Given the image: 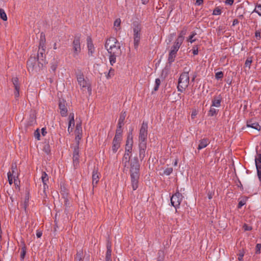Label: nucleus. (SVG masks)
Returning a JSON list of instances; mask_svg holds the SVG:
<instances>
[{
    "label": "nucleus",
    "mask_w": 261,
    "mask_h": 261,
    "mask_svg": "<svg viewBox=\"0 0 261 261\" xmlns=\"http://www.w3.org/2000/svg\"><path fill=\"white\" fill-rule=\"evenodd\" d=\"M130 153L125 152L122 160V164L125 168H128L130 166L132 186L133 190H136L138 187L140 164L137 158H134L130 161Z\"/></svg>",
    "instance_id": "1"
},
{
    "label": "nucleus",
    "mask_w": 261,
    "mask_h": 261,
    "mask_svg": "<svg viewBox=\"0 0 261 261\" xmlns=\"http://www.w3.org/2000/svg\"><path fill=\"white\" fill-rule=\"evenodd\" d=\"M190 81L189 71L185 70L180 75L178 79L177 89L182 92L188 87Z\"/></svg>",
    "instance_id": "2"
},
{
    "label": "nucleus",
    "mask_w": 261,
    "mask_h": 261,
    "mask_svg": "<svg viewBox=\"0 0 261 261\" xmlns=\"http://www.w3.org/2000/svg\"><path fill=\"white\" fill-rule=\"evenodd\" d=\"M141 27L140 23L134 22L133 24L134 31V47L136 49L138 48L140 38H141Z\"/></svg>",
    "instance_id": "3"
},
{
    "label": "nucleus",
    "mask_w": 261,
    "mask_h": 261,
    "mask_svg": "<svg viewBox=\"0 0 261 261\" xmlns=\"http://www.w3.org/2000/svg\"><path fill=\"white\" fill-rule=\"evenodd\" d=\"M9 183L11 185L14 182L16 187H19V181L18 180V173L16 171V166L12 165V171H9L8 174Z\"/></svg>",
    "instance_id": "4"
},
{
    "label": "nucleus",
    "mask_w": 261,
    "mask_h": 261,
    "mask_svg": "<svg viewBox=\"0 0 261 261\" xmlns=\"http://www.w3.org/2000/svg\"><path fill=\"white\" fill-rule=\"evenodd\" d=\"M186 31L182 30L180 32L177 38L176 39L175 42H174L173 45L171 48V50H174L176 52H177L179 48H180L181 45L182 44L183 41L184 40V36L186 35Z\"/></svg>",
    "instance_id": "5"
},
{
    "label": "nucleus",
    "mask_w": 261,
    "mask_h": 261,
    "mask_svg": "<svg viewBox=\"0 0 261 261\" xmlns=\"http://www.w3.org/2000/svg\"><path fill=\"white\" fill-rule=\"evenodd\" d=\"M122 131L120 129H117L116 135L113 141L112 150L113 152H116L120 147L121 141Z\"/></svg>",
    "instance_id": "6"
},
{
    "label": "nucleus",
    "mask_w": 261,
    "mask_h": 261,
    "mask_svg": "<svg viewBox=\"0 0 261 261\" xmlns=\"http://www.w3.org/2000/svg\"><path fill=\"white\" fill-rule=\"evenodd\" d=\"M77 81L79 85L81 88H87L89 94H91V89L89 86V83L84 79V75L82 73H79L76 75Z\"/></svg>",
    "instance_id": "7"
},
{
    "label": "nucleus",
    "mask_w": 261,
    "mask_h": 261,
    "mask_svg": "<svg viewBox=\"0 0 261 261\" xmlns=\"http://www.w3.org/2000/svg\"><path fill=\"white\" fill-rule=\"evenodd\" d=\"M147 123L143 122L140 130L139 143L146 142L147 137Z\"/></svg>",
    "instance_id": "8"
},
{
    "label": "nucleus",
    "mask_w": 261,
    "mask_h": 261,
    "mask_svg": "<svg viewBox=\"0 0 261 261\" xmlns=\"http://www.w3.org/2000/svg\"><path fill=\"white\" fill-rule=\"evenodd\" d=\"M182 195L179 193L176 192L175 194L173 195L171 198V203L176 209L180 205L182 200Z\"/></svg>",
    "instance_id": "9"
},
{
    "label": "nucleus",
    "mask_w": 261,
    "mask_h": 261,
    "mask_svg": "<svg viewBox=\"0 0 261 261\" xmlns=\"http://www.w3.org/2000/svg\"><path fill=\"white\" fill-rule=\"evenodd\" d=\"M120 43L114 37H111L108 39L106 42L105 47L107 50H112V49L118 45H119Z\"/></svg>",
    "instance_id": "10"
},
{
    "label": "nucleus",
    "mask_w": 261,
    "mask_h": 261,
    "mask_svg": "<svg viewBox=\"0 0 261 261\" xmlns=\"http://www.w3.org/2000/svg\"><path fill=\"white\" fill-rule=\"evenodd\" d=\"M45 34L43 33L40 34V43L39 46V54L43 57V53L45 51Z\"/></svg>",
    "instance_id": "11"
},
{
    "label": "nucleus",
    "mask_w": 261,
    "mask_h": 261,
    "mask_svg": "<svg viewBox=\"0 0 261 261\" xmlns=\"http://www.w3.org/2000/svg\"><path fill=\"white\" fill-rule=\"evenodd\" d=\"M73 49L74 51V56L77 55L81 51L80 37H75L73 41Z\"/></svg>",
    "instance_id": "12"
},
{
    "label": "nucleus",
    "mask_w": 261,
    "mask_h": 261,
    "mask_svg": "<svg viewBox=\"0 0 261 261\" xmlns=\"http://www.w3.org/2000/svg\"><path fill=\"white\" fill-rule=\"evenodd\" d=\"M59 107L60 109V113L62 116H66L67 115L68 110L66 105L65 101L64 99L60 100Z\"/></svg>",
    "instance_id": "13"
},
{
    "label": "nucleus",
    "mask_w": 261,
    "mask_h": 261,
    "mask_svg": "<svg viewBox=\"0 0 261 261\" xmlns=\"http://www.w3.org/2000/svg\"><path fill=\"white\" fill-rule=\"evenodd\" d=\"M139 158L142 160L145 156V151L146 149V143L140 142L139 145Z\"/></svg>",
    "instance_id": "14"
},
{
    "label": "nucleus",
    "mask_w": 261,
    "mask_h": 261,
    "mask_svg": "<svg viewBox=\"0 0 261 261\" xmlns=\"http://www.w3.org/2000/svg\"><path fill=\"white\" fill-rule=\"evenodd\" d=\"M87 44L88 49V54L90 56H92L95 52V47L92 43L91 38L90 37H88L87 38Z\"/></svg>",
    "instance_id": "15"
},
{
    "label": "nucleus",
    "mask_w": 261,
    "mask_h": 261,
    "mask_svg": "<svg viewBox=\"0 0 261 261\" xmlns=\"http://www.w3.org/2000/svg\"><path fill=\"white\" fill-rule=\"evenodd\" d=\"M74 114L70 113L69 115V123L68 126V132L70 133L72 131L74 126Z\"/></svg>",
    "instance_id": "16"
},
{
    "label": "nucleus",
    "mask_w": 261,
    "mask_h": 261,
    "mask_svg": "<svg viewBox=\"0 0 261 261\" xmlns=\"http://www.w3.org/2000/svg\"><path fill=\"white\" fill-rule=\"evenodd\" d=\"M209 144L210 141L208 139L205 138L202 139L200 140L197 149L198 150H201L206 147Z\"/></svg>",
    "instance_id": "17"
},
{
    "label": "nucleus",
    "mask_w": 261,
    "mask_h": 261,
    "mask_svg": "<svg viewBox=\"0 0 261 261\" xmlns=\"http://www.w3.org/2000/svg\"><path fill=\"white\" fill-rule=\"evenodd\" d=\"M247 126L248 127H251L256 129L257 130H259L260 129V126L256 122H253L252 120L248 121L247 122Z\"/></svg>",
    "instance_id": "18"
},
{
    "label": "nucleus",
    "mask_w": 261,
    "mask_h": 261,
    "mask_svg": "<svg viewBox=\"0 0 261 261\" xmlns=\"http://www.w3.org/2000/svg\"><path fill=\"white\" fill-rule=\"evenodd\" d=\"M120 45H118L117 46L113 48L112 50L111 51V50H108L109 54L110 55H114L115 56H119L121 54V48H120Z\"/></svg>",
    "instance_id": "19"
},
{
    "label": "nucleus",
    "mask_w": 261,
    "mask_h": 261,
    "mask_svg": "<svg viewBox=\"0 0 261 261\" xmlns=\"http://www.w3.org/2000/svg\"><path fill=\"white\" fill-rule=\"evenodd\" d=\"M221 98L220 97H215L212 101V107L219 108L221 106Z\"/></svg>",
    "instance_id": "20"
},
{
    "label": "nucleus",
    "mask_w": 261,
    "mask_h": 261,
    "mask_svg": "<svg viewBox=\"0 0 261 261\" xmlns=\"http://www.w3.org/2000/svg\"><path fill=\"white\" fill-rule=\"evenodd\" d=\"M256 170L261 169V154H257L255 159Z\"/></svg>",
    "instance_id": "21"
},
{
    "label": "nucleus",
    "mask_w": 261,
    "mask_h": 261,
    "mask_svg": "<svg viewBox=\"0 0 261 261\" xmlns=\"http://www.w3.org/2000/svg\"><path fill=\"white\" fill-rule=\"evenodd\" d=\"M177 52L170 50L169 54V57H168V62L169 63H171L174 61L175 58L176 56Z\"/></svg>",
    "instance_id": "22"
},
{
    "label": "nucleus",
    "mask_w": 261,
    "mask_h": 261,
    "mask_svg": "<svg viewBox=\"0 0 261 261\" xmlns=\"http://www.w3.org/2000/svg\"><path fill=\"white\" fill-rule=\"evenodd\" d=\"M133 129L128 133L126 142V145L133 146V136L132 134Z\"/></svg>",
    "instance_id": "23"
},
{
    "label": "nucleus",
    "mask_w": 261,
    "mask_h": 261,
    "mask_svg": "<svg viewBox=\"0 0 261 261\" xmlns=\"http://www.w3.org/2000/svg\"><path fill=\"white\" fill-rule=\"evenodd\" d=\"M111 246L108 245H107V251L106 255V261H112L111 259Z\"/></svg>",
    "instance_id": "24"
},
{
    "label": "nucleus",
    "mask_w": 261,
    "mask_h": 261,
    "mask_svg": "<svg viewBox=\"0 0 261 261\" xmlns=\"http://www.w3.org/2000/svg\"><path fill=\"white\" fill-rule=\"evenodd\" d=\"M99 180V175L98 172L96 170H94L93 171L92 174V182L93 185L97 184Z\"/></svg>",
    "instance_id": "25"
},
{
    "label": "nucleus",
    "mask_w": 261,
    "mask_h": 261,
    "mask_svg": "<svg viewBox=\"0 0 261 261\" xmlns=\"http://www.w3.org/2000/svg\"><path fill=\"white\" fill-rule=\"evenodd\" d=\"M41 179L42 182L43 183L44 187H45V186H47V181L48 180V175L45 172H43L42 173Z\"/></svg>",
    "instance_id": "26"
},
{
    "label": "nucleus",
    "mask_w": 261,
    "mask_h": 261,
    "mask_svg": "<svg viewBox=\"0 0 261 261\" xmlns=\"http://www.w3.org/2000/svg\"><path fill=\"white\" fill-rule=\"evenodd\" d=\"M75 134H82V127L81 122H77L76 124Z\"/></svg>",
    "instance_id": "27"
},
{
    "label": "nucleus",
    "mask_w": 261,
    "mask_h": 261,
    "mask_svg": "<svg viewBox=\"0 0 261 261\" xmlns=\"http://www.w3.org/2000/svg\"><path fill=\"white\" fill-rule=\"evenodd\" d=\"M106 74V78L109 79L113 77L115 74V70L113 68H110L108 73H105Z\"/></svg>",
    "instance_id": "28"
},
{
    "label": "nucleus",
    "mask_w": 261,
    "mask_h": 261,
    "mask_svg": "<svg viewBox=\"0 0 261 261\" xmlns=\"http://www.w3.org/2000/svg\"><path fill=\"white\" fill-rule=\"evenodd\" d=\"M79 157L78 154H73V163L75 168H76L79 164Z\"/></svg>",
    "instance_id": "29"
},
{
    "label": "nucleus",
    "mask_w": 261,
    "mask_h": 261,
    "mask_svg": "<svg viewBox=\"0 0 261 261\" xmlns=\"http://www.w3.org/2000/svg\"><path fill=\"white\" fill-rule=\"evenodd\" d=\"M118 56H115L114 55H110L109 56V61L110 64L113 66L114 63H116V57Z\"/></svg>",
    "instance_id": "30"
},
{
    "label": "nucleus",
    "mask_w": 261,
    "mask_h": 261,
    "mask_svg": "<svg viewBox=\"0 0 261 261\" xmlns=\"http://www.w3.org/2000/svg\"><path fill=\"white\" fill-rule=\"evenodd\" d=\"M121 23V20L120 18H117L114 22V27L116 31H118L120 29V25Z\"/></svg>",
    "instance_id": "31"
},
{
    "label": "nucleus",
    "mask_w": 261,
    "mask_h": 261,
    "mask_svg": "<svg viewBox=\"0 0 261 261\" xmlns=\"http://www.w3.org/2000/svg\"><path fill=\"white\" fill-rule=\"evenodd\" d=\"M196 35V33L195 32H192V34L189 36L188 41L191 43L194 42L196 40L195 38Z\"/></svg>",
    "instance_id": "32"
},
{
    "label": "nucleus",
    "mask_w": 261,
    "mask_h": 261,
    "mask_svg": "<svg viewBox=\"0 0 261 261\" xmlns=\"http://www.w3.org/2000/svg\"><path fill=\"white\" fill-rule=\"evenodd\" d=\"M12 82H13V85L14 86L15 89L16 90H17L18 88H19V86H18V79L17 77H13L12 79Z\"/></svg>",
    "instance_id": "33"
},
{
    "label": "nucleus",
    "mask_w": 261,
    "mask_h": 261,
    "mask_svg": "<svg viewBox=\"0 0 261 261\" xmlns=\"http://www.w3.org/2000/svg\"><path fill=\"white\" fill-rule=\"evenodd\" d=\"M125 116L124 114H122L120 116L119 120V128L117 129H120L121 130V123L123 122V121L125 119Z\"/></svg>",
    "instance_id": "34"
},
{
    "label": "nucleus",
    "mask_w": 261,
    "mask_h": 261,
    "mask_svg": "<svg viewBox=\"0 0 261 261\" xmlns=\"http://www.w3.org/2000/svg\"><path fill=\"white\" fill-rule=\"evenodd\" d=\"M173 171V169L171 167L166 168L164 171V174L169 175Z\"/></svg>",
    "instance_id": "35"
},
{
    "label": "nucleus",
    "mask_w": 261,
    "mask_h": 261,
    "mask_svg": "<svg viewBox=\"0 0 261 261\" xmlns=\"http://www.w3.org/2000/svg\"><path fill=\"white\" fill-rule=\"evenodd\" d=\"M161 84V81L159 79H156L155 81V86L154 87V90L157 91Z\"/></svg>",
    "instance_id": "36"
},
{
    "label": "nucleus",
    "mask_w": 261,
    "mask_h": 261,
    "mask_svg": "<svg viewBox=\"0 0 261 261\" xmlns=\"http://www.w3.org/2000/svg\"><path fill=\"white\" fill-rule=\"evenodd\" d=\"M213 107H214L211 106L210 110L209 111V115L212 116L215 115L218 112V110H217Z\"/></svg>",
    "instance_id": "37"
},
{
    "label": "nucleus",
    "mask_w": 261,
    "mask_h": 261,
    "mask_svg": "<svg viewBox=\"0 0 261 261\" xmlns=\"http://www.w3.org/2000/svg\"><path fill=\"white\" fill-rule=\"evenodd\" d=\"M254 11L261 16V5H258L256 6Z\"/></svg>",
    "instance_id": "38"
},
{
    "label": "nucleus",
    "mask_w": 261,
    "mask_h": 261,
    "mask_svg": "<svg viewBox=\"0 0 261 261\" xmlns=\"http://www.w3.org/2000/svg\"><path fill=\"white\" fill-rule=\"evenodd\" d=\"M221 13V10L220 9L217 8L214 10L213 14L214 15H220Z\"/></svg>",
    "instance_id": "39"
},
{
    "label": "nucleus",
    "mask_w": 261,
    "mask_h": 261,
    "mask_svg": "<svg viewBox=\"0 0 261 261\" xmlns=\"http://www.w3.org/2000/svg\"><path fill=\"white\" fill-rule=\"evenodd\" d=\"M223 73L222 71L217 72L215 74V77L217 80L223 77Z\"/></svg>",
    "instance_id": "40"
},
{
    "label": "nucleus",
    "mask_w": 261,
    "mask_h": 261,
    "mask_svg": "<svg viewBox=\"0 0 261 261\" xmlns=\"http://www.w3.org/2000/svg\"><path fill=\"white\" fill-rule=\"evenodd\" d=\"M133 146L125 145V152L132 153Z\"/></svg>",
    "instance_id": "41"
},
{
    "label": "nucleus",
    "mask_w": 261,
    "mask_h": 261,
    "mask_svg": "<svg viewBox=\"0 0 261 261\" xmlns=\"http://www.w3.org/2000/svg\"><path fill=\"white\" fill-rule=\"evenodd\" d=\"M244 255V251H240L238 254V260L240 261L243 260Z\"/></svg>",
    "instance_id": "42"
},
{
    "label": "nucleus",
    "mask_w": 261,
    "mask_h": 261,
    "mask_svg": "<svg viewBox=\"0 0 261 261\" xmlns=\"http://www.w3.org/2000/svg\"><path fill=\"white\" fill-rule=\"evenodd\" d=\"M246 199H242L241 201H240L238 204V207L241 208L242 206L246 204Z\"/></svg>",
    "instance_id": "43"
},
{
    "label": "nucleus",
    "mask_w": 261,
    "mask_h": 261,
    "mask_svg": "<svg viewBox=\"0 0 261 261\" xmlns=\"http://www.w3.org/2000/svg\"><path fill=\"white\" fill-rule=\"evenodd\" d=\"M82 134H75V140L77 142V145H79V141L82 138Z\"/></svg>",
    "instance_id": "44"
},
{
    "label": "nucleus",
    "mask_w": 261,
    "mask_h": 261,
    "mask_svg": "<svg viewBox=\"0 0 261 261\" xmlns=\"http://www.w3.org/2000/svg\"><path fill=\"white\" fill-rule=\"evenodd\" d=\"M34 137L38 140H39L40 139V133H39V131L38 129H37L35 132V133H34Z\"/></svg>",
    "instance_id": "45"
},
{
    "label": "nucleus",
    "mask_w": 261,
    "mask_h": 261,
    "mask_svg": "<svg viewBox=\"0 0 261 261\" xmlns=\"http://www.w3.org/2000/svg\"><path fill=\"white\" fill-rule=\"evenodd\" d=\"M252 63V60L250 58H248L245 62V66L250 68V65Z\"/></svg>",
    "instance_id": "46"
},
{
    "label": "nucleus",
    "mask_w": 261,
    "mask_h": 261,
    "mask_svg": "<svg viewBox=\"0 0 261 261\" xmlns=\"http://www.w3.org/2000/svg\"><path fill=\"white\" fill-rule=\"evenodd\" d=\"M27 65L29 70H30L31 69H32V70L33 69L34 66L32 65V63L31 60L28 61Z\"/></svg>",
    "instance_id": "47"
},
{
    "label": "nucleus",
    "mask_w": 261,
    "mask_h": 261,
    "mask_svg": "<svg viewBox=\"0 0 261 261\" xmlns=\"http://www.w3.org/2000/svg\"><path fill=\"white\" fill-rule=\"evenodd\" d=\"M260 249H261V245L260 244H257L256 245V253H260Z\"/></svg>",
    "instance_id": "48"
},
{
    "label": "nucleus",
    "mask_w": 261,
    "mask_h": 261,
    "mask_svg": "<svg viewBox=\"0 0 261 261\" xmlns=\"http://www.w3.org/2000/svg\"><path fill=\"white\" fill-rule=\"evenodd\" d=\"M243 228L244 229V230L245 231H247V230H251L252 228L251 226H248V225L245 224L244 225H243Z\"/></svg>",
    "instance_id": "49"
},
{
    "label": "nucleus",
    "mask_w": 261,
    "mask_h": 261,
    "mask_svg": "<svg viewBox=\"0 0 261 261\" xmlns=\"http://www.w3.org/2000/svg\"><path fill=\"white\" fill-rule=\"evenodd\" d=\"M197 114V112L196 110H194L192 111L191 114V118L192 119H194Z\"/></svg>",
    "instance_id": "50"
},
{
    "label": "nucleus",
    "mask_w": 261,
    "mask_h": 261,
    "mask_svg": "<svg viewBox=\"0 0 261 261\" xmlns=\"http://www.w3.org/2000/svg\"><path fill=\"white\" fill-rule=\"evenodd\" d=\"M0 16H7V14L3 9H0Z\"/></svg>",
    "instance_id": "51"
},
{
    "label": "nucleus",
    "mask_w": 261,
    "mask_h": 261,
    "mask_svg": "<svg viewBox=\"0 0 261 261\" xmlns=\"http://www.w3.org/2000/svg\"><path fill=\"white\" fill-rule=\"evenodd\" d=\"M257 176L259 181L261 182V169L257 170Z\"/></svg>",
    "instance_id": "52"
},
{
    "label": "nucleus",
    "mask_w": 261,
    "mask_h": 261,
    "mask_svg": "<svg viewBox=\"0 0 261 261\" xmlns=\"http://www.w3.org/2000/svg\"><path fill=\"white\" fill-rule=\"evenodd\" d=\"M203 3V0H196L195 3V5L200 6Z\"/></svg>",
    "instance_id": "53"
},
{
    "label": "nucleus",
    "mask_w": 261,
    "mask_h": 261,
    "mask_svg": "<svg viewBox=\"0 0 261 261\" xmlns=\"http://www.w3.org/2000/svg\"><path fill=\"white\" fill-rule=\"evenodd\" d=\"M233 2V0H226L225 4L228 5H232Z\"/></svg>",
    "instance_id": "54"
},
{
    "label": "nucleus",
    "mask_w": 261,
    "mask_h": 261,
    "mask_svg": "<svg viewBox=\"0 0 261 261\" xmlns=\"http://www.w3.org/2000/svg\"><path fill=\"white\" fill-rule=\"evenodd\" d=\"M81 258H82L81 254V253L77 254L76 258H75L76 260L79 259V261H81Z\"/></svg>",
    "instance_id": "55"
},
{
    "label": "nucleus",
    "mask_w": 261,
    "mask_h": 261,
    "mask_svg": "<svg viewBox=\"0 0 261 261\" xmlns=\"http://www.w3.org/2000/svg\"><path fill=\"white\" fill-rule=\"evenodd\" d=\"M79 148L78 146L77 145V147L74 149V150L73 151V154H78L79 155Z\"/></svg>",
    "instance_id": "56"
},
{
    "label": "nucleus",
    "mask_w": 261,
    "mask_h": 261,
    "mask_svg": "<svg viewBox=\"0 0 261 261\" xmlns=\"http://www.w3.org/2000/svg\"><path fill=\"white\" fill-rule=\"evenodd\" d=\"M25 254V251H24V250H22V251L21 252V254H20L21 258H24Z\"/></svg>",
    "instance_id": "57"
},
{
    "label": "nucleus",
    "mask_w": 261,
    "mask_h": 261,
    "mask_svg": "<svg viewBox=\"0 0 261 261\" xmlns=\"http://www.w3.org/2000/svg\"><path fill=\"white\" fill-rule=\"evenodd\" d=\"M50 68L53 71H55L56 70L57 65L55 64H54V65H51Z\"/></svg>",
    "instance_id": "58"
},
{
    "label": "nucleus",
    "mask_w": 261,
    "mask_h": 261,
    "mask_svg": "<svg viewBox=\"0 0 261 261\" xmlns=\"http://www.w3.org/2000/svg\"><path fill=\"white\" fill-rule=\"evenodd\" d=\"M41 133L43 136H45L46 134V129L45 128H42L41 129Z\"/></svg>",
    "instance_id": "59"
},
{
    "label": "nucleus",
    "mask_w": 261,
    "mask_h": 261,
    "mask_svg": "<svg viewBox=\"0 0 261 261\" xmlns=\"http://www.w3.org/2000/svg\"><path fill=\"white\" fill-rule=\"evenodd\" d=\"M19 88H18L17 90H15V91L14 92V94L15 97H18L19 96Z\"/></svg>",
    "instance_id": "60"
},
{
    "label": "nucleus",
    "mask_w": 261,
    "mask_h": 261,
    "mask_svg": "<svg viewBox=\"0 0 261 261\" xmlns=\"http://www.w3.org/2000/svg\"><path fill=\"white\" fill-rule=\"evenodd\" d=\"M42 233L41 231H37V233H36V236L37 237V238H40L42 236Z\"/></svg>",
    "instance_id": "61"
},
{
    "label": "nucleus",
    "mask_w": 261,
    "mask_h": 261,
    "mask_svg": "<svg viewBox=\"0 0 261 261\" xmlns=\"http://www.w3.org/2000/svg\"><path fill=\"white\" fill-rule=\"evenodd\" d=\"M28 201H29V198H28L25 199V202H24V207L25 208H26V207L27 206V205H28L27 203H28Z\"/></svg>",
    "instance_id": "62"
},
{
    "label": "nucleus",
    "mask_w": 261,
    "mask_h": 261,
    "mask_svg": "<svg viewBox=\"0 0 261 261\" xmlns=\"http://www.w3.org/2000/svg\"><path fill=\"white\" fill-rule=\"evenodd\" d=\"M239 23V21L237 19H234L232 23V25L234 26Z\"/></svg>",
    "instance_id": "63"
},
{
    "label": "nucleus",
    "mask_w": 261,
    "mask_h": 261,
    "mask_svg": "<svg viewBox=\"0 0 261 261\" xmlns=\"http://www.w3.org/2000/svg\"><path fill=\"white\" fill-rule=\"evenodd\" d=\"M8 17H0V19L3 20V21H6L7 20Z\"/></svg>",
    "instance_id": "64"
}]
</instances>
